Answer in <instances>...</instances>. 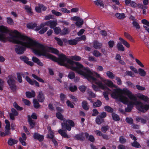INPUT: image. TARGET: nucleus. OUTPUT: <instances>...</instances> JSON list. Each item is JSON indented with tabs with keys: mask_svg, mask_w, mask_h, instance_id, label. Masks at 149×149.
I'll return each mask as SVG.
<instances>
[{
	"mask_svg": "<svg viewBox=\"0 0 149 149\" xmlns=\"http://www.w3.org/2000/svg\"><path fill=\"white\" fill-rule=\"evenodd\" d=\"M111 96L113 98L118 99L123 104H127V107L125 109L126 112L131 111L134 105H136L137 109L143 113L149 109V104H144L138 101L137 97L126 88L123 90L120 88L114 89Z\"/></svg>",
	"mask_w": 149,
	"mask_h": 149,
	"instance_id": "1",
	"label": "nucleus"
},
{
	"mask_svg": "<svg viewBox=\"0 0 149 149\" xmlns=\"http://www.w3.org/2000/svg\"><path fill=\"white\" fill-rule=\"evenodd\" d=\"M76 72L83 76L88 80H90L95 83L97 85L93 84L92 86L94 90L96 91L100 88L102 89V78L100 75L95 72H92L88 68H85L82 65V67L79 68Z\"/></svg>",
	"mask_w": 149,
	"mask_h": 149,
	"instance_id": "2",
	"label": "nucleus"
},
{
	"mask_svg": "<svg viewBox=\"0 0 149 149\" xmlns=\"http://www.w3.org/2000/svg\"><path fill=\"white\" fill-rule=\"evenodd\" d=\"M45 56L52 61L57 62L58 65L65 66L76 72L79 68L82 66V65L79 63L72 61L62 53L58 55V58L49 54H46Z\"/></svg>",
	"mask_w": 149,
	"mask_h": 149,
	"instance_id": "3",
	"label": "nucleus"
},
{
	"mask_svg": "<svg viewBox=\"0 0 149 149\" xmlns=\"http://www.w3.org/2000/svg\"><path fill=\"white\" fill-rule=\"evenodd\" d=\"M11 33L18 35V39L21 40H20V41L22 42L17 43V44L26 47L27 48L32 47L33 51L35 54H40V51L38 48V47H41L40 43L36 40H33L26 36L22 35L17 30H14Z\"/></svg>",
	"mask_w": 149,
	"mask_h": 149,
	"instance_id": "4",
	"label": "nucleus"
},
{
	"mask_svg": "<svg viewBox=\"0 0 149 149\" xmlns=\"http://www.w3.org/2000/svg\"><path fill=\"white\" fill-rule=\"evenodd\" d=\"M61 126L62 129H60L58 130V133L63 137L69 138L70 137L64 131L66 130L70 131L71 129V127L66 122V119H64L63 123H61Z\"/></svg>",
	"mask_w": 149,
	"mask_h": 149,
	"instance_id": "5",
	"label": "nucleus"
},
{
	"mask_svg": "<svg viewBox=\"0 0 149 149\" xmlns=\"http://www.w3.org/2000/svg\"><path fill=\"white\" fill-rule=\"evenodd\" d=\"M42 45L40 47H38V49H39L40 51V54L39 55L41 54L42 53V55L45 56L47 52H49L50 51L53 53H54L58 55L59 53V51L57 49L51 47H46L45 46L42 44H40Z\"/></svg>",
	"mask_w": 149,
	"mask_h": 149,
	"instance_id": "6",
	"label": "nucleus"
},
{
	"mask_svg": "<svg viewBox=\"0 0 149 149\" xmlns=\"http://www.w3.org/2000/svg\"><path fill=\"white\" fill-rule=\"evenodd\" d=\"M8 79L7 83L9 86L10 90L13 92L17 90V87L16 85V81L12 75H9L8 76Z\"/></svg>",
	"mask_w": 149,
	"mask_h": 149,
	"instance_id": "7",
	"label": "nucleus"
},
{
	"mask_svg": "<svg viewBox=\"0 0 149 149\" xmlns=\"http://www.w3.org/2000/svg\"><path fill=\"white\" fill-rule=\"evenodd\" d=\"M0 41L3 42L7 41V38L5 34H8L9 32V30L7 27L3 26L0 27Z\"/></svg>",
	"mask_w": 149,
	"mask_h": 149,
	"instance_id": "8",
	"label": "nucleus"
},
{
	"mask_svg": "<svg viewBox=\"0 0 149 149\" xmlns=\"http://www.w3.org/2000/svg\"><path fill=\"white\" fill-rule=\"evenodd\" d=\"M26 48L27 47H26L24 46L17 45L15 46V51L18 54H22L24 53Z\"/></svg>",
	"mask_w": 149,
	"mask_h": 149,
	"instance_id": "9",
	"label": "nucleus"
},
{
	"mask_svg": "<svg viewBox=\"0 0 149 149\" xmlns=\"http://www.w3.org/2000/svg\"><path fill=\"white\" fill-rule=\"evenodd\" d=\"M11 113H9L10 119L14 120H15V116H18L19 113L18 111L14 108H12L11 109Z\"/></svg>",
	"mask_w": 149,
	"mask_h": 149,
	"instance_id": "10",
	"label": "nucleus"
},
{
	"mask_svg": "<svg viewBox=\"0 0 149 149\" xmlns=\"http://www.w3.org/2000/svg\"><path fill=\"white\" fill-rule=\"evenodd\" d=\"M38 6H36L35 8L36 11L38 13H41L42 10L45 11L47 9V7L45 6L42 4H38Z\"/></svg>",
	"mask_w": 149,
	"mask_h": 149,
	"instance_id": "11",
	"label": "nucleus"
},
{
	"mask_svg": "<svg viewBox=\"0 0 149 149\" xmlns=\"http://www.w3.org/2000/svg\"><path fill=\"white\" fill-rule=\"evenodd\" d=\"M20 59L22 61L28 65H30L31 66H33L34 65L33 62L31 61H29V58H28L25 56H22L19 57Z\"/></svg>",
	"mask_w": 149,
	"mask_h": 149,
	"instance_id": "12",
	"label": "nucleus"
},
{
	"mask_svg": "<svg viewBox=\"0 0 149 149\" xmlns=\"http://www.w3.org/2000/svg\"><path fill=\"white\" fill-rule=\"evenodd\" d=\"M9 35L10 36V38L11 39V41L13 43L17 44L22 42L20 41V40L18 39V35L15 34V35H13L11 33H9Z\"/></svg>",
	"mask_w": 149,
	"mask_h": 149,
	"instance_id": "13",
	"label": "nucleus"
},
{
	"mask_svg": "<svg viewBox=\"0 0 149 149\" xmlns=\"http://www.w3.org/2000/svg\"><path fill=\"white\" fill-rule=\"evenodd\" d=\"M25 79L31 85H33L35 84L36 86L38 87H40V85L39 83L36 80L34 79L32 80H31L30 78L28 76H26V77Z\"/></svg>",
	"mask_w": 149,
	"mask_h": 149,
	"instance_id": "14",
	"label": "nucleus"
},
{
	"mask_svg": "<svg viewBox=\"0 0 149 149\" xmlns=\"http://www.w3.org/2000/svg\"><path fill=\"white\" fill-rule=\"evenodd\" d=\"M57 21L54 20H49L45 22L46 26H49L51 29H53L57 25Z\"/></svg>",
	"mask_w": 149,
	"mask_h": 149,
	"instance_id": "15",
	"label": "nucleus"
},
{
	"mask_svg": "<svg viewBox=\"0 0 149 149\" xmlns=\"http://www.w3.org/2000/svg\"><path fill=\"white\" fill-rule=\"evenodd\" d=\"M33 138L36 140H38L39 142L42 141L44 139V136L38 132H35L33 135Z\"/></svg>",
	"mask_w": 149,
	"mask_h": 149,
	"instance_id": "16",
	"label": "nucleus"
},
{
	"mask_svg": "<svg viewBox=\"0 0 149 149\" xmlns=\"http://www.w3.org/2000/svg\"><path fill=\"white\" fill-rule=\"evenodd\" d=\"M105 89L107 90L105 92H104L103 95H104V98L107 100H108L109 98L108 97V94L109 93H111V91L107 87H106L103 84V90Z\"/></svg>",
	"mask_w": 149,
	"mask_h": 149,
	"instance_id": "17",
	"label": "nucleus"
},
{
	"mask_svg": "<svg viewBox=\"0 0 149 149\" xmlns=\"http://www.w3.org/2000/svg\"><path fill=\"white\" fill-rule=\"evenodd\" d=\"M84 133L82 132L79 134H76L74 138L75 140L83 141H84L85 138L84 136Z\"/></svg>",
	"mask_w": 149,
	"mask_h": 149,
	"instance_id": "18",
	"label": "nucleus"
},
{
	"mask_svg": "<svg viewBox=\"0 0 149 149\" xmlns=\"http://www.w3.org/2000/svg\"><path fill=\"white\" fill-rule=\"evenodd\" d=\"M142 23L145 25H143V27L149 33V22L146 19H143L141 20Z\"/></svg>",
	"mask_w": 149,
	"mask_h": 149,
	"instance_id": "19",
	"label": "nucleus"
},
{
	"mask_svg": "<svg viewBox=\"0 0 149 149\" xmlns=\"http://www.w3.org/2000/svg\"><path fill=\"white\" fill-rule=\"evenodd\" d=\"M37 98L39 102H44L45 99L44 94L42 91L39 92Z\"/></svg>",
	"mask_w": 149,
	"mask_h": 149,
	"instance_id": "20",
	"label": "nucleus"
},
{
	"mask_svg": "<svg viewBox=\"0 0 149 149\" xmlns=\"http://www.w3.org/2000/svg\"><path fill=\"white\" fill-rule=\"evenodd\" d=\"M103 82L105 84L109 87H113L116 88L117 87V86L113 84V82L110 80H104L103 79Z\"/></svg>",
	"mask_w": 149,
	"mask_h": 149,
	"instance_id": "21",
	"label": "nucleus"
},
{
	"mask_svg": "<svg viewBox=\"0 0 149 149\" xmlns=\"http://www.w3.org/2000/svg\"><path fill=\"white\" fill-rule=\"evenodd\" d=\"M25 94L26 97L29 98L34 97L36 95V93L33 90H32L31 92L26 91V92Z\"/></svg>",
	"mask_w": 149,
	"mask_h": 149,
	"instance_id": "22",
	"label": "nucleus"
},
{
	"mask_svg": "<svg viewBox=\"0 0 149 149\" xmlns=\"http://www.w3.org/2000/svg\"><path fill=\"white\" fill-rule=\"evenodd\" d=\"M115 16L117 19L119 20H123L126 17L125 14L123 13H117L115 14Z\"/></svg>",
	"mask_w": 149,
	"mask_h": 149,
	"instance_id": "23",
	"label": "nucleus"
},
{
	"mask_svg": "<svg viewBox=\"0 0 149 149\" xmlns=\"http://www.w3.org/2000/svg\"><path fill=\"white\" fill-rule=\"evenodd\" d=\"M96 122L98 124H100L102 122V112L100 113V115L97 116L96 118Z\"/></svg>",
	"mask_w": 149,
	"mask_h": 149,
	"instance_id": "24",
	"label": "nucleus"
},
{
	"mask_svg": "<svg viewBox=\"0 0 149 149\" xmlns=\"http://www.w3.org/2000/svg\"><path fill=\"white\" fill-rule=\"evenodd\" d=\"M70 32V30L69 28L64 27L63 29L61 30V35H65L68 34Z\"/></svg>",
	"mask_w": 149,
	"mask_h": 149,
	"instance_id": "25",
	"label": "nucleus"
},
{
	"mask_svg": "<svg viewBox=\"0 0 149 149\" xmlns=\"http://www.w3.org/2000/svg\"><path fill=\"white\" fill-rule=\"evenodd\" d=\"M28 121L30 126L31 128H33L35 125V123L29 116H28Z\"/></svg>",
	"mask_w": 149,
	"mask_h": 149,
	"instance_id": "26",
	"label": "nucleus"
},
{
	"mask_svg": "<svg viewBox=\"0 0 149 149\" xmlns=\"http://www.w3.org/2000/svg\"><path fill=\"white\" fill-rule=\"evenodd\" d=\"M17 142V140L10 138L8 140V143L9 146H12L13 145L16 144Z\"/></svg>",
	"mask_w": 149,
	"mask_h": 149,
	"instance_id": "27",
	"label": "nucleus"
},
{
	"mask_svg": "<svg viewBox=\"0 0 149 149\" xmlns=\"http://www.w3.org/2000/svg\"><path fill=\"white\" fill-rule=\"evenodd\" d=\"M32 60L34 63H36L38 65L40 66H43V64L42 62H41L39 60L38 58L37 57L33 56L32 58Z\"/></svg>",
	"mask_w": 149,
	"mask_h": 149,
	"instance_id": "28",
	"label": "nucleus"
},
{
	"mask_svg": "<svg viewBox=\"0 0 149 149\" xmlns=\"http://www.w3.org/2000/svg\"><path fill=\"white\" fill-rule=\"evenodd\" d=\"M81 106L85 110H88L89 109L87 102L86 100H84L81 103Z\"/></svg>",
	"mask_w": 149,
	"mask_h": 149,
	"instance_id": "29",
	"label": "nucleus"
},
{
	"mask_svg": "<svg viewBox=\"0 0 149 149\" xmlns=\"http://www.w3.org/2000/svg\"><path fill=\"white\" fill-rule=\"evenodd\" d=\"M78 41L77 38L74 39H71L68 40V42L69 45H75L77 43Z\"/></svg>",
	"mask_w": 149,
	"mask_h": 149,
	"instance_id": "30",
	"label": "nucleus"
},
{
	"mask_svg": "<svg viewBox=\"0 0 149 149\" xmlns=\"http://www.w3.org/2000/svg\"><path fill=\"white\" fill-rule=\"evenodd\" d=\"M119 40L121 41L122 43L127 48H129L130 47V44L123 38L120 37L119 38Z\"/></svg>",
	"mask_w": 149,
	"mask_h": 149,
	"instance_id": "31",
	"label": "nucleus"
},
{
	"mask_svg": "<svg viewBox=\"0 0 149 149\" xmlns=\"http://www.w3.org/2000/svg\"><path fill=\"white\" fill-rule=\"evenodd\" d=\"M116 46L119 51H121L123 52L125 50V48L120 42H118Z\"/></svg>",
	"mask_w": 149,
	"mask_h": 149,
	"instance_id": "32",
	"label": "nucleus"
},
{
	"mask_svg": "<svg viewBox=\"0 0 149 149\" xmlns=\"http://www.w3.org/2000/svg\"><path fill=\"white\" fill-rule=\"evenodd\" d=\"M102 102L99 100H97L96 102L93 104V107L94 108L100 107L102 105Z\"/></svg>",
	"mask_w": 149,
	"mask_h": 149,
	"instance_id": "33",
	"label": "nucleus"
},
{
	"mask_svg": "<svg viewBox=\"0 0 149 149\" xmlns=\"http://www.w3.org/2000/svg\"><path fill=\"white\" fill-rule=\"evenodd\" d=\"M56 118L59 120H64L63 115L61 114V113L57 112L56 113Z\"/></svg>",
	"mask_w": 149,
	"mask_h": 149,
	"instance_id": "34",
	"label": "nucleus"
},
{
	"mask_svg": "<svg viewBox=\"0 0 149 149\" xmlns=\"http://www.w3.org/2000/svg\"><path fill=\"white\" fill-rule=\"evenodd\" d=\"M32 76L35 79L37 80L40 82L41 83H44L45 82L44 80L43 79L34 74H32Z\"/></svg>",
	"mask_w": 149,
	"mask_h": 149,
	"instance_id": "35",
	"label": "nucleus"
},
{
	"mask_svg": "<svg viewBox=\"0 0 149 149\" xmlns=\"http://www.w3.org/2000/svg\"><path fill=\"white\" fill-rule=\"evenodd\" d=\"M37 26V24L36 23H30L27 24V28L29 29H33L36 27Z\"/></svg>",
	"mask_w": 149,
	"mask_h": 149,
	"instance_id": "36",
	"label": "nucleus"
},
{
	"mask_svg": "<svg viewBox=\"0 0 149 149\" xmlns=\"http://www.w3.org/2000/svg\"><path fill=\"white\" fill-rule=\"evenodd\" d=\"M33 101L34 107L36 109H38L40 107V105L37 100L36 99H34Z\"/></svg>",
	"mask_w": 149,
	"mask_h": 149,
	"instance_id": "37",
	"label": "nucleus"
},
{
	"mask_svg": "<svg viewBox=\"0 0 149 149\" xmlns=\"http://www.w3.org/2000/svg\"><path fill=\"white\" fill-rule=\"evenodd\" d=\"M88 94L89 97H88L87 99L89 100H91V98H94L96 97L95 94L92 91H89L88 92Z\"/></svg>",
	"mask_w": 149,
	"mask_h": 149,
	"instance_id": "38",
	"label": "nucleus"
},
{
	"mask_svg": "<svg viewBox=\"0 0 149 149\" xmlns=\"http://www.w3.org/2000/svg\"><path fill=\"white\" fill-rule=\"evenodd\" d=\"M101 44L98 42L97 41H94L93 42V47L96 49H99L101 47Z\"/></svg>",
	"mask_w": 149,
	"mask_h": 149,
	"instance_id": "39",
	"label": "nucleus"
},
{
	"mask_svg": "<svg viewBox=\"0 0 149 149\" xmlns=\"http://www.w3.org/2000/svg\"><path fill=\"white\" fill-rule=\"evenodd\" d=\"M70 58L71 59L70 60L72 61V60H73L79 61H80L81 59V58L80 56L76 55L71 56L70 57Z\"/></svg>",
	"mask_w": 149,
	"mask_h": 149,
	"instance_id": "40",
	"label": "nucleus"
},
{
	"mask_svg": "<svg viewBox=\"0 0 149 149\" xmlns=\"http://www.w3.org/2000/svg\"><path fill=\"white\" fill-rule=\"evenodd\" d=\"M138 97L139 98L145 101H147L149 99L147 96L144 95L142 94H140Z\"/></svg>",
	"mask_w": 149,
	"mask_h": 149,
	"instance_id": "41",
	"label": "nucleus"
},
{
	"mask_svg": "<svg viewBox=\"0 0 149 149\" xmlns=\"http://www.w3.org/2000/svg\"><path fill=\"white\" fill-rule=\"evenodd\" d=\"M54 31L56 35H58L60 34L61 35V30L59 27H56L54 29Z\"/></svg>",
	"mask_w": 149,
	"mask_h": 149,
	"instance_id": "42",
	"label": "nucleus"
},
{
	"mask_svg": "<svg viewBox=\"0 0 149 149\" xmlns=\"http://www.w3.org/2000/svg\"><path fill=\"white\" fill-rule=\"evenodd\" d=\"M13 106L17 111H22L23 109V108L18 105L17 103L16 102H15L13 103Z\"/></svg>",
	"mask_w": 149,
	"mask_h": 149,
	"instance_id": "43",
	"label": "nucleus"
},
{
	"mask_svg": "<svg viewBox=\"0 0 149 149\" xmlns=\"http://www.w3.org/2000/svg\"><path fill=\"white\" fill-rule=\"evenodd\" d=\"M60 101L62 103H64L65 100L66 99V95L63 93H61L60 95Z\"/></svg>",
	"mask_w": 149,
	"mask_h": 149,
	"instance_id": "44",
	"label": "nucleus"
},
{
	"mask_svg": "<svg viewBox=\"0 0 149 149\" xmlns=\"http://www.w3.org/2000/svg\"><path fill=\"white\" fill-rule=\"evenodd\" d=\"M112 116L113 119L114 120L117 121L120 120V117L117 114L113 113H112Z\"/></svg>",
	"mask_w": 149,
	"mask_h": 149,
	"instance_id": "45",
	"label": "nucleus"
},
{
	"mask_svg": "<svg viewBox=\"0 0 149 149\" xmlns=\"http://www.w3.org/2000/svg\"><path fill=\"white\" fill-rule=\"evenodd\" d=\"M95 4L98 7L102 6V0H97L94 1Z\"/></svg>",
	"mask_w": 149,
	"mask_h": 149,
	"instance_id": "46",
	"label": "nucleus"
},
{
	"mask_svg": "<svg viewBox=\"0 0 149 149\" xmlns=\"http://www.w3.org/2000/svg\"><path fill=\"white\" fill-rule=\"evenodd\" d=\"M138 72L141 76L144 77L146 75V72L144 70L141 68H139L138 69Z\"/></svg>",
	"mask_w": 149,
	"mask_h": 149,
	"instance_id": "47",
	"label": "nucleus"
},
{
	"mask_svg": "<svg viewBox=\"0 0 149 149\" xmlns=\"http://www.w3.org/2000/svg\"><path fill=\"white\" fill-rule=\"evenodd\" d=\"M24 9L26 10V12L30 14H32V13L31 7L28 5H25Z\"/></svg>",
	"mask_w": 149,
	"mask_h": 149,
	"instance_id": "48",
	"label": "nucleus"
},
{
	"mask_svg": "<svg viewBox=\"0 0 149 149\" xmlns=\"http://www.w3.org/2000/svg\"><path fill=\"white\" fill-rule=\"evenodd\" d=\"M54 39L57 42V43L58 45L61 46L63 45V42L61 39L56 37H55Z\"/></svg>",
	"mask_w": 149,
	"mask_h": 149,
	"instance_id": "49",
	"label": "nucleus"
},
{
	"mask_svg": "<svg viewBox=\"0 0 149 149\" xmlns=\"http://www.w3.org/2000/svg\"><path fill=\"white\" fill-rule=\"evenodd\" d=\"M66 122L68 123L69 126H70V127H74L75 125V124L74 121L70 119H68L66 120Z\"/></svg>",
	"mask_w": 149,
	"mask_h": 149,
	"instance_id": "50",
	"label": "nucleus"
},
{
	"mask_svg": "<svg viewBox=\"0 0 149 149\" xmlns=\"http://www.w3.org/2000/svg\"><path fill=\"white\" fill-rule=\"evenodd\" d=\"M104 108L105 111L108 112L112 113L113 111V109L109 106H105Z\"/></svg>",
	"mask_w": 149,
	"mask_h": 149,
	"instance_id": "51",
	"label": "nucleus"
},
{
	"mask_svg": "<svg viewBox=\"0 0 149 149\" xmlns=\"http://www.w3.org/2000/svg\"><path fill=\"white\" fill-rule=\"evenodd\" d=\"M106 74L107 76L111 79H113L114 78L115 75L113 74V73L110 71H108L106 73Z\"/></svg>",
	"mask_w": 149,
	"mask_h": 149,
	"instance_id": "52",
	"label": "nucleus"
},
{
	"mask_svg": "<svg viewBox=\"0 0 149 149\" xmlns=\"http://www.w3.org/2000/svg\"><path fill=\"white\" fill-rule=\"evenodd\" d=\"M131 145L132 146L136 148H139L141 147L139 144L136 141H134L133 143H132Z\"/></svg>",
	"mask_w": 149,
	"mask_h": 149,
	"instance_id": "53",
	"label": "nucleus"
},
{
	"mask_svg": "<svg viewBox=\"0 0 149 149\" xmlns=\"http://www.w3.org/2000/svg\"><path fill=\"white\" fill-rule=\"evenodd\" d=\"M75 73L72 72H70L68 75V77L70 79H72L75 78Z\"/></svg>",
	"mask_w": 149,
	"mask_h": 149,
	"instance_id": "54",
	"label": "nucleus"
},
{
	"mask_svg": "<svg viewBox=\"0 0 149 149\" xmlns=\"http://www.w3.org/2000/svg\"><path fill=\"white\" fill-rule=\"evenodd\" d=\"M84 23V21L82 19L77 21L75 23L76 25L77 26L80 27Z\"/></svg>",
	"mask_w": 149,
	"mask_h": 149,
	"instance_id": "55",
	"label": "nucleus"
},
{
	"mask_svg": "<svg viewBox=\"0 0 149 149\" xmlns=\"http://www.w3.org/2000/svg\"><path fill=\"white\" fill-rule=\"evenodd\" d=\"M132 24L133 26L135 27L136 29H140V26L139 23L136 21L133 22Z\"/></svg>",
	"mask_w": 149,
	"mask_h": 149,
	"instance_id": "56",
	"label": "nucleus"
},
{
	"mask_svg": "<svg viewBox=\"0 0 149 149\" xmlns=\"http://www.w3.org/2000/svg\"><path fill=\"white\" fill-rule=\"evenodd\" d=\"M52 12L53 14L55 15L56 16H59L62 15V14L61 13L56 11L55 10H52Z\"/></svg>",
	"mask_w": 149,
	"mask_h": 149,
	"instance_id": "57",
	"label": "nucleus"
},
{
	"mask_svg": "<svg viewBox=\"0 0 149 149\" xmlns=\"http://www.w3.org/2000/svg\"><path fill=\"white\" fill-rule=\"evenodd\" d=\"M17 75L18 81L19 83H22V80L20 73L19 72H17Z\"/></svg>",
	"mask_w": 149,
	"mask_h": 149,
	"instance_id": "58",
	"label": "nucleus"
},
{
	"mask_svg": "<svg viewBox=\"0 0 149 149\" xmlns=\"http://www.w3.org/2000/svg\"><path fill=\"white\" fill-rule=\"evenodd\" d=\"M86 88V87L84 85L80 86L79 87V90L82 93H84L85 91Z\"/></svg>",
	"mask_w": 149,
	"mask_h": 149,
	"instance_id": "59",
	"label": "nucleus"
},
{
	"mask_svg": "<svg viewBox=\"0 0 149 149\" xmlns=\"http://www.w3.org/2000/svg\"><path fill=\"white\" fill-rule=\"evenodd\" d=\"M92 111L93 113L92 114V116H96L99 114L98 111L95 109H93Z\"/></svg>",
	"mask_w": 149,
	"mask_h": 149,
	"instance_id": "60",
	"label": "nucleus"
},
{
	"mask_svg": "<svg viewBox=\"0 0 149 149\" xmlns=\"http://www.w3.org/2000/svg\"><path fill=\"white\" fill-rule=\"evenodd\" d=\"M48 28L47 27H44L42 29L39 31L38 32L39 33L42 34L45 33L47 30Z\"/></svg>",
	"mask_w": 149,
	"mask_h": 149,
	"instance_id": "61",
	"label": "nucleus"
},
{
	"mask_svg": "<svg viewBox=\"0 0 149 149\" xmlns=\"http://www.w3.org/2000/svg\"><path fill=\"white\" fill-rule=\"evenodd\" d=\"M66 103L67 105L71 108H73L74 107V106L73 104L71 103L69 100H67Z\"/></svg>",
	"mask_w": 149,
	"mask_h": 149,
	"instance_id": "62",
	"label": "nucleus"
},
{
	"mask_svg": "<svg viewBox=\"0 0 149 149\" xmlns=\"http://www.w3.org/2000/svg\"><path fill=\"white\" fill-rule=\"evenodd\" d=\"M124 36L127 39L131 40H133V38L132 36L128 33L125 32L124 33Z\"/></svg>",
	"mask_w": 149,
	"mask_h": 149,
	"instance_id": "63",
	"label": "nucleus"
},
{
	"mask_svg": "<svg viewBox=\"0 0 149 149\" xmlns=\"http://www.w3.org/2000/svg\"><path fill=\"white\" fill-rule=\"evenodd\" d=\"M77 89V87L75 86L74 85L73 86H71L69 87L70 90L72 92H74L76 91Z\"/></svg>",
	"mask_w": 149,
	"mask_h": 149,
	"instance_id": "64",
	"label": "nucleus"
}]
</instances>
